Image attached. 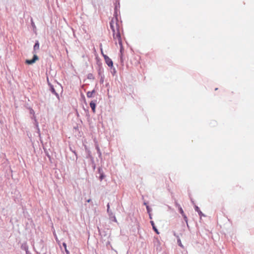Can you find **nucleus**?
I'll list each match as a JSON object with an SVG mask.
<instances>
[{
	"instance_id": "12",
	"label": "nucleus",
	"mask_w": 254,
	"mask_h": 254,
	"mask_svg": "<svg viewBox=\"0 0 254 254\" xmlns=\"http://www.w3.org/2000/svg\"><path fill=\"white\" fill-rule=\"evenodd\" d=\"M151 224V225L152 226V227L153 228L154 227H155V224H154V223L153 221H151L150 222Z\"/></svg>"
},
{
	"instance_id": "6",
	"label": "nucleus",
	"mask_w": 254,
	"mask_h": 254,
	"mask_svg": "<svg viewBox=\"0 0 254 254\" xmlns=\"http://www.w3.org/2000/svg\"><path fill=\"white\" fill-rule=\"evenodd\" d=\"M39 49V44L38 41H37L34 46L33 50L34 51H35Z\"/></svg>"
},
{
	"instance_id": "16",
	"label": "nucleus",
	"mask_w": 254,
	"mask_h": 254,
	"mask_svg": "<svg viewBox=\"0 0 254 254\" xmlns=\"http://www.w3.org/2000/svg\"><path fill=\"white\" fill-rule=\"evenodd\" d=\"M146 208H147V210L148 212H149V211H150V208H149V206H146Z\"/></svg>"
},
{
	"instance_id": "10",
	"label": "nucleus",
	"mask_w": 254,
	"mask_h": 254,
	"mask_svg": "<svg viewBox=\"0 0 254 254\" xmlns=\"http://www.w3.org/2000/svg\"><path fill=\"white\" fill-rule=\"evenodd\" d=\"M104 178V175L103 174H101L100 176V180L101 181Z\"/></svg>"
},
{
	"instance_id": "11",
	"label": "nucleus",
	"mask_w": 254,
	"mask_h": 254,
	"mask_svg": "<svg viewBox=\"0 0 254 254\" xmlns=\"http://www.w3.org/2000/svg\"><path fill=\"white\" fill-rule=\"evenodd\" d=\"M153 230L157 233V234H159V232L158 231V230L156 229V227H154L153 228Z\"/></svg>"
},
{
	"instance_id": "3",
	"label": "nucleus",
	"mask_w": 254,
	"mask_h": 254,
	"mask_svg": "<svg viewBox=\"0 0 254 254\" xmlns=\"http://www.w3.org/2000/svg\"><path fill=\"white\" fill-rule=\"evenodd\" d=\"M39 58L36 54H34L33 58L32 60H26L25 63L28 64H32L34 63L36 61L38 60Z\"/></svg>"
},
{
	"instance_id": "4",
	"label": "nucleus",
	"mask_w": 254,
	"mask_h": 254,
	"mask_svg": "<svg viewBox=\"0 0 254 254\" xmlns=\"http://www.w3.org/2000/svg\"><path fill=\"white\" fill-rule=\"evenodd\" d=\"M179 210L180 212V213L182 215L183 217H184L186 222L187 224H188V218L187 216L185 215L182 208L180 206V205H179Z\"/></svg>"
},
{
	"instance_id": "9",
	"label": "nucleus",
	"mask_w": 254,
	"mask_h": 254,
	"mask_svg": "<svg viewBox=\"0 0 254 254\" xmlns=\"http://www.w3.org/2000/svg\"><path fill=\"white\" fill-rule=\"evenodd\" d=\"M51 90L53 93L55 94L57 96H58V94L56 92V91L54 87H51Z\"/></svg>"
},
{
	"instance_id": "8",
	"label": "nucleus",
	"mask_w": 254,
	"mask_h": 254,
	"mask_svg": "<svg viewBox=\"0 0 254 254\" xmlns=\"http://www.w3.org/2000/svg\"><path fill=\"white\" fill-rule=\"evenodd\" d=\"M195 210L198 213L200 216L203 215L202 212L201 211V210H200V209L199 208V207L198 206H196L195 207Z\"/></svg>"
},
{
	"instance_id": "17",
	"label": "nucleus",
	"mask_w": 254,
	"mask_h": 254,
	"mask_svg": "<svg viewBox=\"0 0 254 254\" xmlns=\"http://www.w3.org/2000/svg\"><path fill=\"white\" fill-rule=\"evenodd\" d=\"M107 207H108L107 211H109V209H110V206H109V204L107 205Z\"/></svg>"
},
{
	"instance_id": "1",
	"label": "nucleus",
	"mask_w": 254,
	"mask_h": 254,
	"mask_svg": "<svg viewBox=\"0 0 254 254\" xmlns=\"http://www.w3.org/2000/svg\"><path fill=\"white\" fill-rule=\"evenodd\" d=\"M110 28L113 32V36L115 44L118 43L120 47L121 58L122 59L124 48L123 46L122 40L121 36L120 27L117 18H113L110 23Z\"/></svg>"
},
{
	"instance_id": "13",
	"label": "nucleus",
	"mask_w": 254,
	"mask_h": 254,
	"mask_svg": "<svg viewBox=\"0 0 254 254\" xmlns=\"http://www.w3.org/2000/svg\"><path fill=\"white\" fill-rule=\"evenodd\" d=\"M63 245L64 247V249H66V244L64 243Z\"/></svg>"
},
{
	"instance_id": "18",
	"label": "nucleus",
	"mask_w": 254,
	"mask_h": 254,
	"mask_svg": "<svg viewBox=\"0 0 254 254\" xmlns=\"http://www.w3.org/2000/svg\"><path fill=\"white\" fill-rule=\"evenodd\" d=\"M90 201V199H89V200H87L88 202H89Z\"/></svg>"
},
{
	"instance_id": "7",
	"label": "nucleus",
	"mask_w": 254,
	"mask_h": 254,
	"mask_svg": "<svg viewBox=\"0 0 254 254\" xmlns=\"http://www.w3.org/2000/svg\"><path fill=\"white\" fill-rule=\"evenodd\" d=\"M95 92V90H93L92 91H88L87 93V97L88 98H91L92 97L93 93Z\"/></svg>"
},
{
	"instance_id": "15",
	"label": "nucleus",
	"mask_w": 254,
	"mask_h": 254,
	"mask_svg": "<svg viewBox=\"0 0 254 254\" xmlns=\"http://www.w3.org/2000/svg\"><path fill=\"white\" fill-rule=\"evenodd\" d=\"M178 242H179V245L181 247H183V245L181 242V241L180 240H178Z\"/></svg>"
},
{
	"instance_id": "5",
	"label": "nucleus",
	"mask_w": 254,
	"mask_h": 254,
	"mask_svg": "<svg viewBox=\"0 0 254 254\" xmlns=\"http://www.w3.org/2000/svg\"><path fill=\"white\" fill-rule=\"evenodd\" d=\"M90 106L92 109V110L93 113H95V108H96V103L95 102L92 101L90 103Z\"/></svg>"
},
{
	"instance_id": "14",
	"label": "nucleus",
	"mask_w": 254,
	"mask_h": 254,
	"mask_svg": "<svg viewBox=\"0 0 254 254\" xmlns=\"http://www.w3.org/2000/svg\"><path fill=\"white\" fill-rule=\"evenodd\" d=\"M65 250V251L66 253V254H69V251L67 250V248H66V249H64Z\"/></svg>"
},
{
	"instance_id": "2",
	"label": "nucleus",
	"mask_w": 254,
	"mask_h": 254,
	"mask_svg": "<svg viewBox=\"0 0 254 254\" xmlns=\"http://www.w3.org/2000/svg\"><path fill=\"white\" fill-rule=\"evenodd\" d=\"M101 52L102 56L104 57V59L105 60V61L106 63V64L109 66L112 67L113 66V63L112 60L106 55L104 54L103 52V49L102 48H101Z\"/></svg>"
},
{
	"instance_id": "19",
	"label": "nucleus",
	"mask_w": 254,
	"mask_h": 254,
	"mask_svg": "<svg viewBox=\"0 0 254 254\" xmlns=\"http://www.w3.org/2000/svg\"><path fill=\"white\" fill-rule=\"evenodd\" d=\"M150 219H151V218H151V215H150Z\"/></svg>"
}]
</instances>
